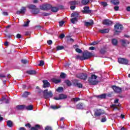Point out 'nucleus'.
Instances as JSON below:
<instances>
[{"label":"nucleus","mask_w":130,"mask_h":130,"mask_svg":"<svg viewBox=\"0 0 130 130\" xmlns=\"http://www.w3.org/2000/svg\"><path fill=\"white\" fill-rule=\"evenodd\" d=\"M38 96H40L41 98H44L45 99H48V98H52L53 96L52 91L50 90L48 91V89H45L44 90H41L38 92Z\"/></svg>","instance_id":"obj_1"},{"label":"nucleus","mask_w":130,"mask_h":130,"mask_svg":"<svg viewBox=\"0 0 130 130\" xmlns=\"http://www.w3.org/2000/svg\"><path fill=\"white\" fill-rule=\"evenodd\" d=\"M97 78H98V77L95 75V74L91 75V77H89L88 78V83H89L90 85H92L94 86L96 85H98V83H99V81L96 80H96Z\"/></svg>","instance_id":"obj_2"},{"label":"nucleus","mask_w":130,"mask_h":130,"mask_svg":"<svg viewBox=\"0 0 130 130\" xmlns=\"http://www.w3.org/2000/svg\"><path fill=\"white\" fill-rule=\"evenodd\" d=\"M28 9L31 10V13L34 15H37L40 13V10L37 8L36 5H30L28 6Z\"/></svg>","instance_id":"obj_3"},{"label":"nucleus","mask_w":130,"mask_h":130,"mask_svg":"<svg viewBox=\"0 0 130 130\" xmlns=\"http://www.w3.org/2000/svg\"><path fill=\"white\" fill-rule=\"evenodd\" d=\"M122 29H123V26H122V25L118 23H116L114 25V35H116V34H117L116 33H120Z\"/></svg>","instance_id":"obj_4"},{"label":"nucleus","mask_w":130,"mask_h":130,"mask_svg":"<svg viewBox=\"0 0 130 130\" xmlns=\"http://www.w3.org/2000/svg\"><path fill=\"white\" fill-rule=\"evenodd\" d=\"M52 5L50 4H44L40 6V9L42 11H48L51 10Z\"/></svg>","instance_id":"obj_5"},{"label":"nucleus","mask_w":130,"mask_h":130,"mask_svg":"<svg viewBox=\"0 0 130 130\" xmlns=\"http://www.w3.org/2000/svg\"><path fill=\"white\" fill-rule=\"evenodd\" d=\"M92 53L88 51L83 53V56L84 60H86V59H89V58H91V57H92Z\"/></svg>","instance_id":"obj_6"},{"label":"nucleus","mask_w":130,"mask_h":130,"mask_svg":"<svg viewBox=\"0 0 130 130\" xmlns=\"http://www.w3.org/2000/svg\"><path fill=\"white\" fill-rule=\"evenodd\" d=\"M118 61L119 63H121V64H127L128 63V60L123 58H118Z\"/></svg>","instance_id":"obj_7"},{"label":"nucleus","mask_w":130,"mask_h":130,"mask_svg":"<svg viewBox=\"0 0 130 130\" xmlns=\"http://www.w3.org/2000/svg\"><path fill=\"white\" fill-rule=\"evenodd\" d=\"M68 95L63 94H60L58 98L54 97V100H62L63 99H67Z\"/></svg>","instance_id":"obj_8"},{"label":"nucleus","mask_w":130,"mask_h":130,"mask_svg":"<svg viewBox=\"0 0 130 130\" xmlns=\"http://www.w3.org/2000/svg\"><path fill=\"white\" fill-rule=\"evenodd\" d=\"M83 11H82V13L83 14H91L92 13V10H90V7L88 6H85L83 8Z\"/></svg>","instance_id":"obj_9"},{"label":"nucleus","mask_w":130,"mask_h":130,"mask_svg":"<svg viewBox=\"0 0 130 130\" xmlns=\"http://www.w3.org/2000/svg\"><path fill=\"white\" fill-rule=\"evenodd\" d=\"M73 85L75 87H77L78 88H79V89H81L83 88V84L81 83H79L78 82L77 80H75L74 82H73Z\"/></svg>","instance_id":"obj_10"},{"label":"nucleus","mask_w":130,"mask_h":130,"mask_svg":"<svg viewBox=\"0 0 130 130\" xmlns=\"http://www.w3.org/2000/svg\"><path fill=\"white\" fill-rule=\"evenodd\" d=\"M78 78L81 80H83L84 81H86V80H87V78H88V75L86 73H81L78 76Z\"/></svg>","instance_id":"obj_11"},{"label":"nucleus","mask_w":130,"mask_h":130,"mask_svg":"<svg viewBox=\"0 0 130 130\" xmlns=\"http://www.w3.org/2000/svg\"><path fill=\"white\" fill-rule=\"evenodd\" d=\"M111 88L114 90L115 93H120L121 92V88L118 86L113 85Z\"/></svg>","instance_id":"obj_12"},{"label":"nucleus","mask_w":130,"mask_h":130,"mask_svg":"<svg viewBox=\"0 0 130 130\" xmlns=\"http://www.w3.org/2000/svg\"><path fill=\"white\" fill-rule=\"evenodd\" d=\"M103 24L106 26H110V25H112V22L109 19H105L103 21Z\"/></svg>","instance_id":"obj_13"},{"label":"nucleus","mask_w":130,"mask_h":130,"mask_svg":"<svg viewBox=\"0 0 130 130\" xmlns=\"http://www.w3.org/2000/svg\"><path fill=\"white\" fill-rule=\"evenodd\" d=\"M43 88H49L50 87V83L46 80H43Z\"/></svg>","instance_id":"obj_14"},{"label":"nucleus","mask_w":130,"mask_h":130,"mask_svg":"<svg viewBox=\"0 0 130 130\" xmlns=\"http://www.w3.org/2000/svg\"><path fill=\"white\" fill-rule=\"evenodd\" d=\"M84 25L86 27H89L90 26H93L94 25V21L92 19L89 20V22L85 21L84 22Z\"/></svg>","instance_id":"obj_15"},{"label":"nucleus","mask_w":130,"mask_h":130,"mask_svg":"<svg viewBox=\"0 0 130 130\" xmlns=\"http://www.w3.org/2000/svg\"><path fill=\"white\" fill-rule=\"evenodd\" d=\"M81 3V2L79 1H72L69 2V4H70L71 6H76L77 5H79Z\"/></svg>","instance_id":"obj_16"},{"label":"nucleus","mask_w":130,"mask_h":130,"mask_svg":"<svg viewBox=\"0 0 130 130\" xmlns=\"http://www.w3.org/2000/svg\"><path fill=\"white\" fill-rule=\"evenodd\" d=\"M41 129V126L39 124H36L35 126H32L30 127L29 130H39Z\"/></svg>","instance_id":"obj_17"},{"label":"nucleus","mask_w":130,"mask_h":130,"mask_svg":"<svg viewBox=\"0 0 130 130\" xmlns=\"http://www.w3.org/2000/svg\"><path fill=\"white\" fill-rule=\"evenodd\" d=\"M102 114V110L101 109H96V111L94 112V116H100Z\"/></svg>","instance_id":"obj_18"},{"label":"nucleus","mask_w":130,"mask_h":130,"mask_svg":"<svg viewBox=\"0 0 130 130\" xmlns=\"http://www.w3.org/2000/svg\"><path fill=\"white\" fill-rule=\"evenodd\" d=\"M25 13H26V7H22L21 9L16 12L18 15L20 14H25Z\"/></svg>","instance_id":"obj_19"},{"label":"nucleus","mask_w":130,"mask_h":130,"mask_svg":"<svg viewBox=\"0 0 130 130\" xmlns=\"http://www.w3.org/2000/svg\"><path fill=\"white\" fill-rule=\"evenodd\" d=\"M73 47L75 49L76 52L78 53H82L83 52V51L81 49L78 48L79 46L75 45L73 46Z\"/></svg>","instance_id":"obj_20"},{"label":"nucleus","mask_w":130,"mask_h":130,"mask_svg":"<svg viewBox=\"0 0 130 130\" xmlns=\"http://www.w3.org/2000/svg\"><path fill=\"white\" fill-rule=\"evenodd\" d=\"M99 32L102 33V34H105L106 33L109 32V28H105L104 29H99Z\"/></svg>","instance_id":"obj_21"},{"label":"nucleus","mask_w":130,"mask_h":130,"mask_svg":"<svg viewBox=\"0 0 130 130\" xmlns=\"http://www.w3.org/2000/svg\"><path fill=\"white\" fill-rule=\"evenodd\" d=\"M77 109H84V104L79 103L76 105Z\"/></svg>","instance_id":"obj_22"},{"label":"nucleus","mask_w":130,"mask_h":130,"mask_svg":"<svg viewBox=\"0 0 130 130\" xmlns=\"http://www.w3.org/2000/svg\"><path fill=\"white\" fill-rule=\"evenodd\" d=\"M51 81L52 83H54V84H58L61 82L60 79H56L55 78H52Z\"/></svg>","instance_id":"obj_23"},{"label":"nucleus","mask_w":130,"mask_h":130,"mask_svg":"<svg viewBox=\"0 0 130 130\" xmlns=\"http://www.w3.org/2000/svg\"><path fill=\"white\" fill-rule=\"evenodd\" d=\"M71 18H76V19H78V18H80V15L77 12H74L72 13Z\"/></svg>","instance_id":"obj_24"},{"label":"nucleus","mask_w":130,"mask_h":130,"mask_svg":"<svg viewBox=\"0 0 130 130\" xmlns=\"http://www.w3.org/2000/svg\"><path fill=\"white\" fill-rule=\"evenodd\" d=\"M26 74H28V75H36V71L28 70L26 71Z\"/></svg>","instance_id":"obj_25"},{"label":"nucleus","mask_w":130,"mask_h":130,"mask_svg":"<svg viewBox=\"0 0 130 130\" xmlns=\"http://www.w3.org/2000/svg\"><path fill=\"white\" fill-rule=\"evenodd\" d=\"M16 109L18 110H23V109H25V105H18L16 106Z\"/></svg>","instance_id":"obj_26"},{"label":"nucleus","mask_w":130,"mask_h":130,"mask_svg":"<svg viewBox=\"0 0 130 130\" xmlns=\"http://www.w3.org/2000/svg\"><path fill=\"white\" fill-rule=\"evenodd\" d=\"M112 44L114 45V46H116L118 43V41L116 39H112L111 40Z\"/></svg>","instance_id":"obj_27"},{"label":"nucleus","mask_w":130,"mask_h":130,"mask_svg":"<svg viewBox=\"0 0 130 130\" xmlns=\"http://www.w3.org/2000/svg\"><path fill=\"white\" fill-rule=\"evenodd\" d=\"M75 59H76V60H85V59H84V57L83 56H80V55H77L75 57Z\"/></svg>","instance_id":"obj_28"},{"label":"nucleus","mask_w":130,"mask_h":130,"mask_svg":"<svg viewBox=\"0 0 130 130\" xmlns=\"http://www.w3.org/2000/svg\"><path fill=\"white\" fill-rule=\"evenodd\" d=\"M30 94L31 92H30L25 91L22 94V97H23V98H27V97H28V96H29V95H30Z\"/></svg>","instance_id":"obj_29"},{"label":"nucleus","mask_w":130,"mask_h":130,"mask_svg":"<svg viewBox=\"0 0 130 130\" xmlns=\"http://www.w3.org/2000/svg\"><path fill=\"white\" fill-rule=\"evenodd\" d=\"M51 11L53 13H56L58 11V8L51 6Z\"/></svg>","instance_id":"obj_30"},{"label":"nucleus","mask_w":130,"mask_h":130,"mask_svg":"<svg viewBox=\"0 0 130 130\" xmlns=\"http://www.w3.org/2000/svg\"><path fill=\"white\" fill-rule=\"evenodd\" d=\"M111 3L114 6L119 5V1L118 0H111Z\"/></svg>","instance_id":"obj_31"},{"label":"nucleus","mask_w":130,"mask_h":130,"mask_svg":"<svg viewBox=\"0 0 130 130\" xmlns=\"http://www.w3.org/2000/svg\"><path fill=\"white\" fill-rule=\"evenodd\" d=\"M50 108L53 109V110H56V109H58V108H60V106H57L55 105H51Z\"/></svg>","instance_id":"obj_32"},{"label":"nucleus","mask_w":130,"mask_h":130,"mask_svg":"<svg viewBox=\"0 0 130 130\" xmlns=\"http://www.w3.org/2000/svg\"><path fill=\"white\" fill-rule=\"evenodd\" d=\"M97 97L100 99H105L106 98V94L105 93H103L100 95H98Z\"/></svg>","instance_id":"obj_33"},{"label":"nucleus","mask_w":130,"mask_h":130,"mask_svg":"<svg viewBox=\"0 0 130 130\" xmlns=\"http://www.w3.org/2000/svg\"><path fill=\"white\" fill-rule=\"evenodd\" d=\"M21 61L23 64H29V60L27 59H22Z\"/></svg>","instance_id":"obj_34"},{"label":"nucleus","mask_w":130,"mask_h":130,"mask_svg":"<svg viewBox=\"0 0 130 130\" xmlns=\"http://www.w3.org/2000/svg\"><path fill=\"white\" fill-rule=\"evenodd\" d=\"M62 49H64V47L63 46H57L56 47V51H58V50H62Z\"/></svg>","instance_id":"obj_35"},{"label":"nucleus","mask_w":130,"mask_h":130,"mask_svg":"<svg viewBox=\"0 0 130 130\" xmlns=\"http://www.w3.org/2000/svg\"><path fill=\"white\" fill-rule=\"evenodd\" d=\"M81 4L83 6H86L89 4V1L88 0H82L81 1Z\"/></svg>","instance_id":"obj_36"},{"label":"nucleus","mask_w":130,"mask_h":130,"mask_svg":"<svg viewBox=\"0 0 130 130\" xmlns=\"http://www.w3.org/2000/svg\"><path fill=\"white\" fill-rule=\"evenodd\" d=\"M121 105H120V104H118V105H112L111 107L114 109H118L117 106H118V107H120Z\"/></svg>","instance_id":"obj_37"},{"label":"nucleus","mask_w":130,"mask_h":130,"mask_svg":"<svg viewBox=\"0 0 130 130\" xmlns=\"http://www.w3.org/2000/svg\"><path fill=\"white\" fill-rule=\"evenodd\" d=\"M64 83H66V85H67L68 87H71V86H72V82H71L69 80H65Z\"/></svg>","instance_id":"obj_38"},{"label":"nucleus","mask_w":130,"mask_h":130,"mask_svg":"<svg viewBox=\"0 0 130 130\" xmlns=\"http://www.w3.org/2000/svg\"><path fill=\"white\" fill-rule=\"evenodd\" d=\"M25 109L26 110H33V105H29L28 106H25Z\"/></svg>","instance_id":"obj_39"},{"label":"nucleus","mask_w":130,"mask_h":130,"mask_svg":"<svg viewBox=\"0 0 130 130\" xmlns=\"http://www.w3.org/2000/svg\"><path fill=\"white\" fill-rule=\"evenodd\" d=\"M71 22L72 24H75L76 22H78V18H73L71 19Z\"/></svg>","instance_id":"obj_40"},{"label":"nucleus","mask_w":130,"mask_h":130,"mask_svg":"<svg viewBox=\"0 0 130 130\" xmlns=\"http://www.w3.org/2000/svg\"><path fill=\"white\" fill-rule=\"evenodd\" d=\"M7 125L9 127H12L13 126V122L11 120H8L7 121Z\"/></svg>","instance_id":"obj_41"},{"label":"nucleus","mask_w":130,"mask_h":130,"mask_svg":"<svg viewBox=\"0 0 130 130\" xmlns=\"http://www.w3.org/2000/svg\"><path fill=\"white\" fill-rule=\"evenodd\" d=\"M56 91L58 93H61V92L63 91V88L62 87H59L56 89Z\"/></svg>","instance_id":"obj_42"},{"label":"nucleus","mask_w":130,"mask_h":130,"mask_svg":"<svg viewBox=\"0 0 130 130\" xmlns=\"http://www.w3.org/2000/svg\"><path fill=\"white\" fill-rule=\"evenodd\" d=\"M50 15V13L43 12L41 13V16H43V17H47V16H49Z\"/></svg>","instance_id":"obj_43"},{"label":"nucleus","mask_w":130,"mask_h":130,"mask_svg":"<svg viewBox=\"0 0 130 130\" xmlns=\"http://www.w3.org/2000/svg\"><path fill=\"white\" fill-rule=\"evenodd\" d=\"M79 100H80V99L79 98H72L71 99V101H72V102H78V101H79Z\"/></svg>","instance_id":"obj_44"},{"label":"nucleus","mask_w":130,"mask_h":130,"mask_svg":"<svg viewBox=\"0 0 130 130\" xmlns=\"http://www.w3.org/2000/svg\"><path fill=\"white\" fill-rule=\"evenodd\" d=\"M60 77L62 79H65V78L67 77V74H64L63 73H61V74L60 75Z\"/></svg>","instance_id":"obj_45"},{"label":"nucleus","mask_w":130,"mask_h":130,"mask_svg":"<svg viewBox=\"0 0 130 130\" xmlns=\"http://www.w3.org/2000/svg\"><path fill=\"white\" fill-rule=\"evenodd\" d=\"M101 5H102V6L104 7V8H105L106 7H107V6H108V4H107V3L104 2H101Z\"/></svg>","instance_id":"obj_46"},{"label":"nucleus","mask_w":130,"mask_h":130,"mask_svg":"<svg viewBox=\"0 0 130 130\" xmlns=\"http://www.w3.org/2000/svg\"><path fill=\"white\" fill-rule=\"evenodd\" d=\"M100 53H101V54H105V53H106V50L105 49H101L100 50Z\"/></svg>","instance_id":"obj_47"},{"label":"nucleus","mask_w":130,"mask_h":130,"mask_svg":"<svg viewBox=\"0 0 130 130\" xmlns=\"http://www.w3.org/2000/svg\"><path fill=\"white\" fill-rule=\"evenodd\" d=\"M29 23H30V20H28L23 25V27H28L29 26Z\"/></svg>","instance_id":"obj_48"},{"label":"nucleus","mask_w":130,"mask_h":130,"mask_svg":"<svg viewBox=\"0 0 130 130\" xmlns=\"http://www.w3.org/2000/svg\"><path fill=\"white\" fill-rule=\"evenodd\" d=\"M39 66L40 67H43V66H44V61L41 60L40 63L39 64Z\"/></svg>","instance_id":"obj_49"},{"label":"nucleus","mask_w":130,"mask_h":130,"mask_svg":"<svg viewBox=\"0 0 130 130\" xmlns=\"http://www.w3.org/2000/svg\"><path fill=\"white\" fill-rule=\"evenodd\" d=\"M121 42H122V46H125V45L126 44V41H125L124 40H121Z\"/></svg>","instance_id":"obj_50"},{"label":"nucleus","mask_w":130,"mask_h":130,"mask_svg":"<svg viewBox=\"0 0 130 130\" xmlns=\"http://www.w3.org/2000/svg\"><path fill=\"white\" fill-rule=\"evenodd\" d=\"M45 130H52V127L49 126H46L45 128Z\"/></svg>","instance_id":"obj_51"},{"label":"nucleus","mask_w":130,"mask_h":130,"mask_svg":"<svg viewBox=\"0 0 130 130\" xmlns=\"http://www.w3.org/2000/svg\"><path fill=\"white\" fill-rule=\"evenodd\" d=\"M114 10L115 11V12H117V11L119 10V7L118 6H115L114 7Z\"/></svg>","instance_id":"obj_52"},{"label":"nucleus","mask_w":130,"mask_h":130,"mask_svg":"<svg viewBox=\"0 0 130 130\" xmlns=\"http://www.w3.org/2000/svg\"><path fill=\"white\" fill-rule=\"evenodd\" d=\"M16 37L17 38V39H20V38H22V35H21L20 34H17Z\"/></svg>","instance_id":"obj_53"},{"label":"nucleus","mask_w":130,"mask_h":130,"mask_svg":"<svg viewBox=\"0 0 130 130\" xmlns=\"http://www.w3.org/2000/svg\"><path fill=\"white\" fill-rule=\"evenodd\" d=\"M98 43H99V41H94L91 43L90 45H96V44H98Z\"/></svg>","instance_id":"obj_54"},{"label":"nucleus","mask_w":130,"mask_h":130,"mask_svg":"<svg viewBox=\"0 0 130 130\" xmlns=\"http://www.w3.org/2000/svg\"><path fill=\"white\" fill-rule=\"evenodd\" d=\"M106 117H103L102 118V119L101 120V122H105L106 121Z\"/></svg>","instance_id":"obj_55"},{"label":"nucleus","mask_w":130,"mask_h":130,"mask_svg":"<svg viewBox=\"0 0 130 130\" xmlns=\"http://www.w3.org/2000/svg\"><path fill=\"white\" fill-rule=\"evenodd\" d=\"M35 28L36 29H37V30H40V29H41V26L40 25H36V26H35Z\"/></svg>","instance_id":"obj_56"},{"label":"nucleus","mask_w":130,"mask_h":130,"mask_svg":"<svg viewBox=\"0 0 130 130\" xmlns=\"http://www.w3.org/2000/svg\"><path fill=\"white\" fill-rule=\"evenodd\" d=\"M64 36H65L64 34H61V35H59V37L61 39H63V38H64Z\"/></svg>","instance_id":"obj_57"},{"label":"nucleus","mask_w":130,"mask_h":130,"mask_svg":"<svg viewBox=\"0 0 130 130\" xmlns=\"http://www.w3.org/2000/svg\"><path fill=\"white\" fill-rule=\"evenodd\" d=\"M59 26H60L61 27V26H62L63 25V24H64V21H61L59 22Z\"/></svg>","instance_id":"obj_58"},{"label":"nucleus","mask_w":130,"mask_h":130,"mask_svg":"<svg viewBox=\"0 0 130 130\" xmlns=\"http://www.w3.org/2000/svg\"><path fill=\"white\" fill-rule=\"evenodd\" d=\"M47 43L48 44H49V45H51V44H52V41L51 40H48L47 41Z\"/></svg>","instance_id":"obj_59"},{"label":"nucleus","mask_w":130,"mask_h":130,"mask_svg":"<svg viewBox=\"0 0 130 130\" xmlns=\"http://www.w3.org/2000/svg\"><path fill=\"white\" fill-rule=\"evenodd\" d=\"M68 41H71L72 42H74V40L72 38H68Z\"/></svg>","instance_id":"obj_60"},{"label":"nucleus","mask_w":130,"mask_h":130,"mask_svg":"<svg viewBox=\"0 0 130 130\" xmlns=\"http://www.w3.org/2000/svg\"><path fill=\"white\" fill-rule=\"evenodd\" d=\"M70 9H71V10H75V9H76V6H71L70 7Z\"/></svg>","instance_id":"obj_61"},{"label":"nucleus","mask_w":130,"mask_h":130,"mask_svg":"<svg viewBox=\"0 0 130 130\" xmlns=\"http://www.w3.org/2000/svg\"><path fill=\"white\" fill-rule=\"evenodd\" d=\"M25 126L31 128V124H30V123H27L25 125Z\"/></svg>","instance_id":"obj_62"},{"label":"nucleus","mask_w":130,"mask_h":130,"mask_svg":"<svg viewBox=\"0 0 130 130\" xmlns=\"http://www.w3.org/2000/svg\"><path fill=\"white\" fill-rule=\"evenodd\" d=\"M3 15H4V16H8V15H9V14L7 12H3Z\"/></svg>","instance_id":"obj_63"},{"label":"nucleus","mask_w":130,"mask_h":130,"mask_svg":"<svg viewBox=\"0 0 130 130\" xmlns=\"http://www.w3.org/2000/svg\"><path fill=\"white\" fill-rule=\"evenodd\" d=\"M19 130H26V128L24 127H21L19 128Z\"/></svg>","instance_id":"obj_64"}]
</instances>
